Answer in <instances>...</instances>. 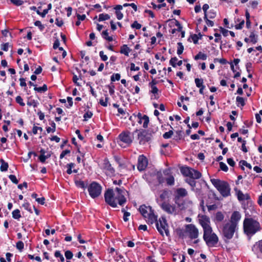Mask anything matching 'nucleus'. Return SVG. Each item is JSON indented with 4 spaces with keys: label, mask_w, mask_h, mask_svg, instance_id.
Masks as SVG:
<instances>
[{
    "label": "nucleus",
    "mask_w": 262,
    "mask_h": 262,
    "mask_svg": "<svg viewBox=\"0 0 262 262\" xmlns=\"http://www.w3.org/2000/svg\"><path fill=\"white\" fill-rule=\"evenodd\" d=\"M124 189L116 187L115 189V193H114L113 189H107L104 193L105 202L113 208H116L117 206L116 201H118L119 205L123 206L126 202V199L124 195Z\"/></svg>",
    "instance_id": "obj_1"
},
{
    "label": "nucleus",
    "mask_w": 262,
    "mask_h": 262,
    "mask_svg": "<svg viewBox=\"0 0 262 262\" xmlns=\"http://www.w3.org/2000/svg\"><path fill=\"white\" fill-rule=\"evenodd\" d=\"M244 232L252 236L261 230L259 223L252 218H245L243 222Z\"/></svg>",
    "instance_id": "obj_2"
},
{
    "label": "nucleus",
    "mask_w": 262,
    "mask_h": 262,
    "mask_svg": "<svg viewBox=\"0 0 262 262\" xmlns=\"http://www.w3.org/2000/svg\"><path fill=\"white\" fill-rule=\"evenodd\" d=\"M211 182L223 196L227 197L230 195V188L227 182L215 179H211Z\"/></svg>",
    "instance_id": "obj_3"
},
{
    "label": "nucleus",
    "mask_w": 262,
    "mask_h": 262,
    "mask_svg": "<svg viewBox=\"0 0 262 262\" xmlns=\"http://www.w3.org/2000/svg\"><path fill=\"white\" fill-rule=\"evenodd\" d=\"M237 228V227L229 222L223 225L222 234L226 243H228L233 238Z\"/></svg>",
    "instance_id": "obj_4"
},
{
    "label": "nucleus",
    "mask_w": 262,
    "mask_h": 262,
    "mask_svg": "<svg viewBox=\"0 0 262 262\" xmlns=\"http://www.w3.org/2000/svg\"><path fill=\"white\" fill-rule=\"evenodd\" d=\"M203 239L209 247H215L219 240L217 235L213 232L212 229L203 233Z\"/></svg>",
    "instance_id": "obj_5"
},
{
    "label": "nucleus",
    "mask_w": 262,
    "mask_h": 262,
    "mask_svg": "<svg viewBox=\"0 0 262 262\" xmlns=\"http://www.w3.org/2000/svg\"><path fill=\"white\" fill-rule=\"evenodd\" d=\"M135 134H137V140L140 145H145L151 140L150 134L145 129H136L133 133V135Z\"/></svg>",
    "instance_id": "obj_6"
},
{
    "label": "nucleus",
    "mask_w": 262,
    "mask_h": 262,
    "mask_svg": "<svg viewBox=\"0 0 262 262\" xmlns=\"http://www.w3.org/2000/svg\"><path fill=\"white\" fill-rule=\"evenodd\" d=\"M88 190L90 196L95 199L101 194L102 186L98 183L93 182L88 186Z\"/></svg>",
    "instance_id": "obj_7"
},
{
    "label": "nucleus",
    "mask_w": 262,
    "mask_h": 262,
    "mask_svg": "<svg viewBox=\"0 0 262 262\" xmlns=\"http://www.w3.org/2000/svg\"><path fill=\"white\" fill-rule=\"evenodd\" d=\"M156 227L159 233L163 235V232L164 231L167 236L170 235L169 231L168 230V225L167 223L166 218L164 216L161 217L159 221H157L156 223Z\"/></svg>",
    "instance_id": "obj_8"
},
{
    "label": "nucleus",
    "mask_w": 262,
    "mask_h": 262,
    "mask_svg": "<svg viewBox=\"0 0 262 262\" xmlns=\"http://www.w3.org/2000/svg\"><path fill=\"white\" fill-rule=\"evenodd\" d=\"M187 194V190L184 188H179L175 190L173 201L178 207H180L183 205V203L181 202V198L186 196Z\"/></svg>",
    "instance_id": "obj_9"
},
{
    "label": "nucleus",
    "mask_w": 262,
    "mask_h": 262,
    "mask_svg": "<svg viewBox=\"0 0 262 262\" xmlns=\"http://www.w3.org/2000/svg\"><path fill=\"white\" fill-rule=\"evenodd\" d=\"M101 168L104 171L106 176L111 177L115 176V169L112 166L107 158H104L103 160Z\"/></svg>",
    "instance_id": "obj_10"
},
{
    "label": "nucleus",
    "mask_w": 262,
    "mask_h": 262,
    "mask_svg": "<svg viewBox=\"0 0 262 262\" xmlns=\"http://www.w3.org/2000/svg\"><path fill=\"white\" fill-rule=\"evenodd\" d=\"M198 217L199 218V224L201 225L203 229V233L212 229L210 226V218L208 216L206 215H199Z\"/></svg>",
    "instance_id": "obj_11"
},
{
    "label": "nucleus",
    "mask_w": 262,
    "mask_h": 262,
    "mask_svg": "<svg viewBox=\"0 0 262 262\" xmlns=\"http://www.w3.org/2000/svg\"><path fill=\"white\" fill-rule=\"evenodd\" d=\"M118 138L120 142L127 145H130L133 142V137L129 131L123 132L119 135Z\"/></svg>",
    "instance_id": "obj_12"
},
{
    "label": "nucleus",
    "mask_w": 262,
    "mask_h": 262,
    "mask_svg": "<svg viewBox=\"0 0 262 262\" xmlns=\"http://www.w3.org/2000/svg\"><path fill=\"white\" fill-rule=\"evenodd\" d=\"M186 229L191 239H195L199 236V230L194 225L190 224L186 225Z\"/></svg>",
    "instance_id": "obj_13"
},
{
    "label": "nucleus",
    "mask_w": 262,
    "mask_h": 262,
    "mask_svg": "<svg viewBox=\"0 0 262 262\" xmlns=\"http://www.w3.org/2000/svg\"><path fill=\"white\" fill-rule=\"evenodd\" d=\"M134 119L136 120L139 123L141 124L142 121H143V127L144 128H146L148 127V125L149 122V117L146 115H144L142 116L141 113H138L136 115L134 114Z\"/></svg>",
    "instance_id": "obj_14"
},
{
    "label": "nucleus",
    "mask_w": 262,
    "mask_h": 262,
    "mask_svg": "<svg viewBox=\"0 0 262 262\" xmlns=\"http://www.w3.org/2000/svg\"><path fill=\"white\" fill-rule=\"evenodd\" d=\"M148 164L147 159L144 155L139 156L138 160L137 168L139 171L145 169Z\"/></svg>",
    "instance_id": "obj_15"
},
{
    "label": "nucleus",
    "mask_w": 262,
    "mask_h": 262,
    "mask_svg": "<svg viewBox=\"0 0 262 262\" xmlns=\"http://www.w3.org/2000/svg\"><path fill=\"white\" fill-rule=\"evenodd\" d=\"M158 216L154 213V210L152 209L151 207L149 208V213L147 215V219L146 221L148 224H153L156 223L158 221Z\"/></svg>",
    "instance_id": "obj_16"
},
{
    "label": "nucleus",
    "mask_w": 262,
    "mask_h": 262,
    "mask_svg": "<svg viewBox=\"0 0 262 262\" xmlns=\"http://www.w3.org/2000/svg\"><path fill=\"white\" fill-rule=\"evenodd\" d=\"M161 208L166 212L169 214H172L176 211V207L174 206L164 202L161 205Z\"/></svg>",
    "instance_id": "obj_17"
},
{
    "label": "nucleus",
    "mask_w": 262,
    "mask_h": 262,
    "mask_svg": "<svg viewBox=\"0 0 262 262\" xmlns=\"http://www.w3.org/2000/svg\"><path fill=\"white\" fill-rule=\"evenodd\" d=\"M241 219V215L238 211H234L231 214L229 223L237 227L238 223Z\"/></svg>",
    "instance_id": "obj_18"
},
{
    "label": "nucleus",
    "mask_w": 262,
    "mask_h": 262,
    "mask_svg": "<svg viewBox=\"0 0 262 262\" xmlns=\"http://www.w3.org/2000/svg\"><path fill=\"white\" fill-rule=\"evenodd\" d=\"M169 170L165 169L163 170V173L161 171H158L156 173L157 179L158 181L159 184H162L165 182V179L163 175L168 176L169 174Z\"/></svg>",
    "instance_id": "obj_19"
},
{
    "label": "nucleus",
    "mask_w": 262,
    "mask_h": 262,
    "mask_svg": "<svg viewBox=\"0 0 262 262\" xmlns=\"http://www.w3.org/2000/svg\"><path fill=\"white\" fill-rule=\"evenodd\" d=\"M192 169V168L190 167L184 166H182L180 169L181 173L183 176L188 177Z\"/></svg>",
    "instance_id": "obj_20"
},
{
    "label": "nucleus",
    "mask_w": 262,
    "mask_h": 262,
    "mask_svg": "<svg viewBox=\"0 0 262 262\" xmlns=\"http://www.w3.org/2000/svg\"><path fill=\"white\" fill-rule=\"evenodd\" d=\"M149 207H147L145 205H142L140 206V208L139 209V211L144 218H146L147 217V215L149 213Z\"/></svg>",
    "instance_id": "obj_21"
},
{
    "label": "nucleus",
    "mask_w": 262,
    "mask_h": 262,
    "mask_svg": "<svg viewBox=\"0 0 262 262\" xmlns=\"http://www.w3.org/2000/svg\"><path fill=\"white\" fill-rule=\"evenodd\" d=\"M225 216L224 214L221 211H217L215 214L214 222L217 224V223L222 222Z\"/></svg>",
    "instance_id": "obj_22"
},
{
    "label": "nucleus",
    "mask_w": 262,
    "mask_h": 262,
    "mask_svg": "<svg viewBox=\"0 0 262 262\" xmlns=\"http://www.w3.org/2000/svg\"><path fill=\"white\" fill-rule=\"evenodd\" d=\"M202 176V173L199 171L193 168L188 177L195 179H199L201 178Z\"/></svg>",
    "instance_id": "obj_23"
},
{
    "label": "nucleus",
    "mask_w": 262,
    "mask_h": 262,
    "mask_svg": "<svg viewBox=\"0 0 262 262\" xmlns=\"http://www.w3.org/2000/svg\"><path fill=\"white\" fill-rule=\"evenodd\" d=\"M131 49L126 45H123L120 48V52L121 54H124L126 56H129V53L131 51Z\"/></svg>",
    "instance_id": "obj_24"
},
{
    "label": "nucleus",
    "mask_w": 262,
    "mask_h": 262,
    "mask_svg": "<svg viewBox=\"0 0 262 262\" xmlns=\"http://www.w3.org/2000/svg\"><path fill=\"white\" fill-rule=\"evenodd\" d=\"M0 170L1 171H6L8 170L9 167L8 163L5 161V160L3 159H0Z\"/></svg>",
    "instance_id": "obj_25"
},
{
    "label": "nucleus",
    "mask_w": 262,
    "mask_h": 262,
    "mask_svg": "<svg viewBox=\"0 0 262 262\" xmlns=\"http://www.w3.org/2000/svg\"><path fill=\"white\" fill-rule=\"evenodd\" d=\"M168 177L165 179V182L168 186H173L174 184V178L172 174L168 175Z\"/></svg>",
    "instance_id": "obj_26"
},
{
    "label": "nucleus",
    "mask_w": 262,
    "mask_h": 262,
    "mask_svg": "<svg viewBox=\"0 0 262 262\" xmlns=\"http://www.w3.org/2000/svg\"><path fill=\"white\" fill-rule=\"evenodd\" d=\"M239 164L241 166V168L242 170H244L245 168L244 166L248 168L249 169H251L252 168V166L250 163H248L245 160H241L239 162Z\"/></svg>",
    "instance_id": "obj_27"
},
{
    "label": "nucleus",
    "mask_w": 262,
    "mask_h": 262,
    "mask_svg": "<svg viewBox=\"0 0 262 262\" xmlns=\"http://www.w3.org/2000/svg\"><path fill=\"white\" fill-rule=\"evenodd\" d=\"M207 55L201 52H199L194 57V60H198L199 59H202V60H205L207 59Z\"/></svg>",
    "instance_id": "obj_28"
},
{
    "label": "nucleus",
    "mask_w": 262,
    "mask_h": 262,
    "mask_svg": "<svg viewBox=\"0 0 262 262\" xmlns=\"http://www.w3.org/2000/svg\"><path fill=\"white\" fill-rule=\"evenodd\" d=\"M245 16H246V27L248 29H249V28H251V21H250V13H249V12H248V11L247 10H246Z\"/></svg>",
    "instance_id": "obj_29"
},
{
    "label": "nucleus",
    "mask_w": 262,
    "mask_h": 262,
    "mask_svg": "<svg viewBox=\"0 0 262 262\" xmlns=\"http://www.w3.org/2000/svg\"><path fill=\"white\" fill-rule=\"evenodd\" d=\"M195 180V179L188 177L185 179V182L193 188L196 186V181Z\"/></svg>",
    "instance_id": "obj_30"
},
{
    "label": "nucleus",
    "mask_w": 262,
    "mask_h": 262,
    "mask_svg": "<svg viewBox=\"0 0 262 262\" xmlns=\"http://www.w3.org/2000/svg\"><path fill=\"white\" fill-rule=\"evenodd\" d=\"M34 90L35 91H37V92L42 93V92H46L48 90V87H47V85L46 84H44L42 85V86H41V87L35 86L34 88Z\"/></svg>",
    "instance_id": "obj_31"
},
{
    "label": "nucleus",
    "mask_w": 262,
    "mask_h": 262,
    "mask_svg": "<svg viewBox=\"0 0 262 262\" xmlns=\"http://www.w3.org/2000/svg\"><path fill=\"white\" fill-rule=\"evenodd\" d=\"M12 217L16 220H19L21 217L20 210L18 209H15L12 212Z\"/></svg>",
    "instance_id": "obj_32"
},
{
    "label": "nucleus",
    "mask_w": 262,
    "mask_h": 262,
    "mask_svg": "<svg viewBox=\"0 0 262 262\" xmlns=\"http://www.w3.org/2000/svg\"><path fill=\"white\" fill-rule=\"evenodd\" d=\"M237 199L239 201H244L245 200H247L249 198V196L248 194H247V196H246L245 194H243V193L241 191L239 190L237 192Z\"/></svg>",
    "instance_id": "obj_33"
},
{
    "label": "nucleus",
    "mask_w": 262,
    "mask_h": 262,
    "mask_svg": "<svg viewBox=\"0 0 262 262\" xmlns=\"http://www.w3.org/2000/svg\"><path fill=\"white\" fill-rule=\"evenodd\" d=\"M252 63L249 62L246 64V71L248 73V77L249 78H251L252 77V74L251 73V70H250V69L252 68Z\"/></svg>",
    "instance_id": "obj_34"
},
{
    "label": "nucleus",
    "mask_w": 262,
    "mask_h": 262,
    "mask_svg": "<svg viewBox=\"0 0 262 262\" xmlns=\"http://www.w3.org/2000/svg\"><path fill=\"white\" fill-rule=\"evenodd\" d=\"M249 37L250 38V41L253 44H255L257 42V36L255 34L254 32H251Z\"/></svg>",
    "instance_id": "obj_35"
},
{
    "label": "nucleus",
    "mask_w": 262,
    "mask_h": 262,
    "mask_svg": "<svg viewBox=\"0 0 262 262\" xmlns=\"http://www.w3.org/2000/svg\"><path fill=\"white\" fill-rule=\"evenodd\" d=\"M75 185L78 187H80L83 189H84L86 187V185L85 184L84 182L81 180H76L75 181Z\"/></svg>",
    "instance_id": "obj_36"
},
{
    "label": "nucleus",
    "mask_w": 262,
    "mask_h": 262,
    "mask_svg": "<svg viewBox=\"0 0 262 262\" xmlns=\"http://www.w3.org/2000/svg\"><path fill=\"white\" fill-rule=\"evenodd\" d=\"M110 18V16L108 14L101 13L99 15L98 20L102 21L106 20H108Z\"/></svg>",
    "instance_id": "obj_37"
},
{
    "label": "nucleus",
    "mask_w": 262,
    "mask_h": 262,
    "mask_svg": "<svg viewBox=\"0 0 262 262\" xmlns=\"http://www.w3.org/2000/svg\"><path fill=\"white\" fill-rule=\"evenodd\" d=\"M236 101L238 106L239 104H241L242 106H244L245 105V99L242 97L237 96L236 98Z\"/></svg>",
    "instance_id": "obj_38"
},
{
    "label": "nucleus",
    "mask_w": 262,
    "mask_h": 262,
    "mask_svg": "<svg viewBox=\"0 0 262 262\" xmlns=\"http://www.w3.org/2000/svg\"><path fill=\"white\" fill-rule=\"evenodd\" d=\"M122 212L123 213V220L124 222H126L128 221V217L130 215V213L129 212H127L125 210L124 208H122L121 209Z\"/></svg>",
    "instance_id": "obj_39"
},
{
    "label": "nucleus",
    "mask_w": 262,
    "mask_h": 262,
    "mask_svg": "<svg viewBox=\"0 0 262 262\" xmlns=\"http://www.w3.org/2000/svg\"><path fill=\"white\" fill-rule=\"evenodd\" d=\"M158 127H150L149 128L146 129V130L148 132V133L150 135V138L152 139L153 135L158 131Z\"/></svg>",
    "instance_id": "obj_40"
},
{
    "label": "nucleus",
    "mask_w": 262,
    "mask_h": 262,
    "mask_svg": "<svg viewBox=\"0 0 262 262\" xmlns=\"http://www.w3.org/2000/svg\"><path fill=\"white\" fill-rule=\"evenodd\" d=\"M172 20V21L171 22V23L174 24L177 27H178V29H177V31H178V32L181 31L182 30L183 27H182V25H181V24L180 23V22L176 19H173Z\"/></svg>",
    "instance_id": "obj_41"
},
{
    "label": "nucleus",
    "mask_w": 262,
    "mask_h": 262,
    "mask_svg": "<svg viewBox=\"0 0 262 262\" xmlns=\"http://www.w3.org/2000/svg\"><path fill=\"white\" fill-rule=\"evenodd\" d=\"M178 49H177V54L180 55L182 54L184 51V46L182 42H178Z\"/></svg>",
    "instance_id": "obj_42"
},
{
    "label": "nucleus",
    "mask_w": 262,
    "mask_h": 262,
    "mask_svg": "<svg viewBox=\"0 0 262 262\" xmlns=\"http://www.w3.org/2000/svg\"><path fill=\"white\" fill-rule=\"evenodd\" d=\"M194 82H195L196 87H198V88H200V87H201V86L204 85L203 84V79L202 78H200V79L198 78H195Z\"/></svg>",
    "instance_id": "obj_43"
},
{
    "label": "nucleus",
    "mask_w": 262,
    "mask_h": 262,
    "mask_svg": "<svg viewBox=\"0 0 262 262\" xmlns=\"http://www.w3.org/2000/svg\"><path fill=\"white\" fill-rule=\"evenodd\" d=\"M93 113L91 111H88L83 115L84 121H87L88 119H90L93 116Z\"/></svg>",
    "instance_id": "obj_44"
},
{
    "label": "nucleus",
    "mask_w": 262,
    "mask_h": 262,
    "mask_svg": "<svg viewBox=\"0 0 262 262\" xmlns=\"http://www.w3.org/2000/svg\"><path fill=\"white\" fill-rule=\"evenodd\" d=\"M121 76L120 74H113L111 77V80L112 82H114L115 80H119Z\"/></svg>",
    "instance_id": "obj_45"
},
{
    "label": "nucleus",
    "mask_w": 262,
    "mask_h": 262,
    "mask_svg": "<svg viewBox=\"0 0 262 262\" xmlns=\"http://www.w3.org/2000/svg\"><path fill=\"white\" fill-rule=\"evenodd\" d=\"M16 248L20 252L22 251L24 248V244L22 241H18L16 244Z\"/></svg>",
    "instance_id": "obj_46"
},
{
    "label": "nucleus",
    "mask_w": 262,
    "mask_h": 262,
    "mask_svg": "<svg viewBox=\"0 0 262 262\" xmlns=\"http://www.w3.org/2000/svg\"><path fill=\"white\" fill-rule=\"evenodd\" d=\"M109 99V97L106 95L105 96V101L102 98L100 99L99 103L103 106L106 107L107 106V102Z\"/></svg>",
    "instance_id": "obj_47"
},
{
    "label": "nucleus",
    "mask_w": 262,
    "mask_h": 262,
    "mask_svg": "<svg viewBox=\"0 0 262 262\" xmlns=\"http://www.w3.org/2000/svg\"><path fill=\"white\" fill-rule=\"evenodd\" d=\"M173 134V131L172 130H170L168 132L165 133L163 135V137L165 139H169L171 137Z\"/></svg>",
    "instance_id": "obj_48"
},
{
    "label": "nucleus",
    "mask_w": 262,
    "mask_h": 262,
    "mask_svg": "<svg viewBox=\"0 0 262 262\" xmlns=\"http://www.w3.org/2000/svg\"><path fill=\"white\" fill-rule=\"evenodd\" d=\"M168 191L167 190H163L162 193L160 195V198L162 200H164L166 198L168 197Z\"/></svg>",
    "instance_id": "obj_49"
},
{
    "label": "nucleus",
    "mask_w": 262,
    "mask_h": 262,
    "mask_svg": "<svg viewBox=\"0 0 262 262\" xmlns=\"http://www.w3.org/2000/svg\"><path fill=\"white\" fill-rule=\"evenodd\" d=\"M23 207L29 211L30 213H32V210L31 209L30 204L29 202H25L23 204Z\"/></svg>",
    "instance_id": "obj_50"
},
{
    "label": "nucleus",
    "mask_w": 262,
    "mask_h": 262,
    "mask_svg": "<svg viewBox=\"0 0 262 262\" xmlns=\"http://www.w3.org/2000/svg\"><path fill=\"white\" fill-rule=\"evenodd\" d=\"M64 255L67 259L70 260L73 258V254L70 250H67L65 252Z\"/></svg>",
    "instance_id": "obj_51"
},
{
    "label": "nucleus",
    "mask_w": 262,
    "mask_h": 262,
    "mask_svg": "<svg viewBox=\"0 0 262 262\" xmlns=\"http://www.w3.org/2000/svg\"><path fill=\"white\" fill-rule=\"evenodd\" d=\"M16 102L18 103L20 106H24L25 105V103L23 101V99L20 96H17L16 97Z\"/></svg>",
    "instance_id": "obj_52"
},
{
    "label": "nucleus",
    "mask_w": 262,
    "mask_h": 262,
    "mask_svg": "<svg viewBox=\"0 0 262 262\" xmlns=\"http://www.w3.org/2000/svg\"><path fill=\"white\" fill-rule=\"evenodd\" d=\"M128 166H130V167H134V166L133 165H129V164H125L124 163H119V167L120 168H122V170H124V169H126V170H130V168H129L128 167Z\"/></svg>",
    "instance_id": "obj_53"
},
{
    "label": "nucleus",
    "mask_w": 262,
    "mask_h": 262,
    "mask_svg": "<svg viewBox=\"0 0 262 262\" xmlns=\"http://www.w3.org/2000/svg\"><path fill=\"white\" fill-rule=\"evenodd\" d=\"M220 167L221 169L225 172H227L228 170V167L227 165L223 162H220Z\"/></svg>",
    "instance_id": "obj_54"
},
{
    "label": "nucleus",
    "mask_w": 262,
    "mask_h": 262,
    "mask_svg": "<svg viewBox=\"0 0 262 262\" xmlns=\"http://www.w3.org/2000/svg\"><path fill=\"white\" fill-rule=\"evenodd\" d=\"M207 14L208 15V17L210 19L214 18L216 15V12L213 9L210 10L209 11L208 14Z\"/></svg>",
    "instance_id": "obj_55"
},
{
    "label": "nucleus",
    "mask_w": 262,
    "mask_h": 262,
    "mask_svg": "<svg viewBox=\"0 0 262 262\" xmlns=\"http://www.w3.org/2000/svg\"><path fill=\"white\" fill-rule=\"evenodd\" d=\"M178 61V58L177 57H172L169 60V64L172 66V67L175 68L177 66L176 62Z\"/></svg>",
    "instance_id": "obj_56"
},
{
    "label": "nucleus",
    "mask_w": 262,
    "mask_h": 262,
    "mask_svg": "<svg viewBox=\"0 0 262 262\" xmlns=\"http://www.w3.org/2000/svg\"><path fill=\"white\" fill-rule=\"evenodd\" d=\"M141 25L138 23L137 21H135L132 25L131 27L132 28H135L137 30L140 29L141 28Z\"/></svg>",
    "instance_id": "obj_57"
},
{
    "label": "nucleus",
    "mask_w": 262,
    "mask_h": 262,
    "mask_svg": "<svg viewBox=\"0 0 262 262\" xmlns=\"http://www.w3.org/2000/svg\"><path fill=\"white\" fill-rule=\"evenodd\" d=\"M34 25L35 26H37L39 28L40 31H42L43 30V29H45V27L43 25L41 24V23L40 21L39 20H36L35 23H34Z\"/></svg>",
    "instance_id": "obj_58"
},
{
    "label": "nucleus",
    "mask_w": 262,
    "mask_h": 262,
    "mask_svg": "<svg viewBox=\"0 0 262 262\" xmlns=\"http://www.w3.org/2000/svg\"><path fill=\"white\" fill-rule=\"evenodd\" d=\"M99 56L101 59L103 61H106L108 59L107 56L104 54V53L103 51H100Z\"/></svg>",
    "instance_id": "obj_59"
},
{
    "label": "nucleus",
    "mask_w": 262,
    "mask_h": 262,
    "mask_svg": "<svg viewBox=\"0 0 262 262\" xmlns=\"http://www.w3.org/2000/svg\"><path fill=\"white\" fill-rule=\"evenodd\" d=\"M182 130H177L176 132L175 139L178 140H180L182 139L183 135H182Z\"/></svg>",
    "instance_id": "obj_60"
},
{
    "label": "nucleus",
    "mask_w": 262,
    "mask_h": 262,
    "mask_svg": "<svg viewBox=\"0 0 262 262\" xmlns=\"http://www.w3.org/2000/svg\"><path fill=\"white\" fill-rule=\"evenodd\" d=\"M11 2L15 6H19L24 4V2L22 0H10Z\"/></svg>",
    "instance_id": "obj_61"
},
{
    "label": "nucleus",
    "mask_w": 262,
    "mask_h": 262,
    "mask_svg": "<svg viewBox=\"0 0 262 262\" xmlns=\"http://www.w3.org/2000/svg\"><path fill=\"white\" fill-rule=\"evenodd\" d=\"M9 178L10 180L12 181V183H13L15 184H17L18 183V181L17 179L16 176L13 174H10L9 176Z\"/></svg>",
    "instance_id": "obj_62"
},
{
    "label": "nucleus",
    "mask_w": 262,
    "mask_h": 262,
    "mask_svg": "<svg viewBox=\"0 0 262 262\" xmlns=\"http://www.w3.org/2000/svg\"><path fill=\"white\" fill-rule=\"evenodd\" d=\"M27 104L29 106H33L34 107H36L37 106L38 102L36 100L33 99L28 101Z\"/></svg>",
    "instance_id": "obj_63"
},
{
    "label": "nucleus",
    "mask_w": 262,
    "mask_h": 262,
    "mask_svg": "<svg viewBox=\"0 0 262 262\" xmlns=\"http://www.w3.org/2000/svg\"><path fill=\"white\" fill-rule=\"evenodd\" d=\"M107 88L109 90V93L111 95H114L115 93V85L113 84H111L107 85Z\"/></svg>",
    "instance_id": "obj_64"
}]
</instances>
